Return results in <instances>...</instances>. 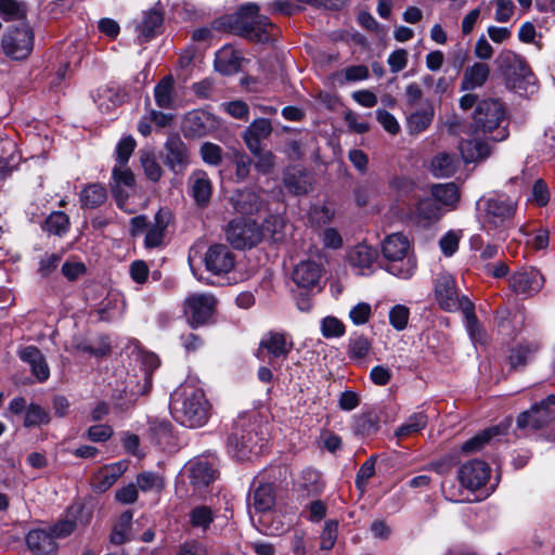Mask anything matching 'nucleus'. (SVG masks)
<instances>
[{
  "label": "nucleus",
  "instance_id": "obj_10",
  "mask_svg": "<svg viewBox=\"0 0 555 555\" xmlns=\"http://www.w3.org/2000/svg\"><path fill=\"white\" fill-rule=\"evenodd\" d=\"M294 341L289 335L284 332L269 331L260 339L257 349V358L268 356V363L275 367L280 361H284L293 350Z\"/></svg>",
  "mask_w": 555,
  "mask_h": 555
},
{
  "label": "nucleus",
  "instance_id": "obj_44",
  "mask_svg": "<svg viewBox=\"0 0 555 555\" xmlns=\"http://www.w3.org/2000/svg\"><path fill=\"white\" fill-rule=\"evenodd\" d=\"M132 518L133 513L131 511H126L119 516L109 535L111 543L121 545L129 540Z\"/></svg>",
  "mask_w": 555,
  "mask_h": 555
},
{
  "label": "nucleus",
  "instance_id": "obj_28",
  "mask_svg": "<svg viewBox=\"0 0 555 555\" xmlns=\"http://www.w3.org/2000/svg\"><path fill=\"white\" fill-rule=\"evenodd\" d=\"M20 358L30 365L33 374L39 382H44L50 376L49 365L41 353L35 346H27L20 351Z\"/></svg>",
  "mask_w": 555,
  "mask_h": 555
},
{
  "label": "nucleus",
  "instance_id": "obj_8",
  "mask_svg": "<svg viewBox=\"0 0 555 555\" xmlns=\"http://www.w3.org/2000/svg\"><path fill=\"white\" fill-rule=\"evenodd\" d=\"M485 206V222L493 229L509 228L517 210V202L506 194L493 193L481 199Z\"/></svg>",
  "mask_w": 555,
  "mask_h": 555
},
{
  "label": "nucleus",
  "instance_id": "obj_39",
  "mask_svg": "<svg viewBox=\"0 0 555 555\" xmlns=\"http://www.w3.org/2000/svg\"><path fill=\"white\" fill-rule=\"evenodd\" d=\"M377 250L366 244L356 245L348 254L349 262L352 267L361 270L370 269L377 259Z\"/></svg>",
  "mask_w": 555,
  "mask_h": 555
},
{
  "label": "nucleus",
  "instance_id": "obj_55",
  "mask_svg": "<svg viewBox=\"0 0 555 555\" xmlns=\"http://www.w3.org/2000/svg\"><path fill=\"white\" fill-rule=\"evenodd\" d=\"M371 349L370 340L363 335H354L349 338L348 356L352 359H363Z\"/></svg>",
  "mask_w": 555,
  "mask_h": 555
},
{
  "label": "nucleus",
  "instance_id": "obj_15",
  "mask_svg": "<svg viewBox=\"0 0 555 555\" xmlns=\"http://www.w3.org/2000/svg\"><path fill=\"white\" fill-rule=\"evenodd\" d=\"M164 164L176 175H182L190 165V152L178 134H170L165 143Z\"/></svg>",
  "mask_w": 555,
  "mask_h": 555
},
{
  "label": "nucleus",
  "instance_id": "obj_26",
  "mask_svg": "<svg viewBox=\"0 0 555 555\" xmlns=\"http://www.w3.org/2000/svg\"><path fill=\"white\" fill-rule=\"evenodd\" d=\"M490 66L485 62H475L464 69L461 80L462 91H473L481 88L490 77Z\"/></svg>",
  "mask_w": 555,
  "mask_h": 555
},
{
  "label": "nucleus",
  "instance_id": "obj_27",
  "mask_svg": "<svg viewBox=\"0 0 555 555\" xmlns=\"http://www.w3.org/2000/svg\"><path fill=\"white\" fill-rule=\"evenodd\" d=\"M126 462L106 465L93 476V488L96 492L108 490L127 470Z\"/></svg>",
  "mask_w": 555,
  "mask_h": 555
},
{
  "label": "nucleus",
  "instance_id": "obj_49",
  "mask_svg": "<svg viewBox=\"0 0 555 555\" xmlns=\"http://www.w3.org/2000/svg\"><path fill=\"white\" fill-rule=\"evenodd\" d=\"M428 417L423 412L412 414L401 426L396 430L398 438H404L416 433H420L427 426Z\"/></svg>",
  "mask_w": 555,
  "mask_h": 555
},
{
  "label": "nucleus",
  "instance_id": "obj_13",
  "mask_svg": "<svg viewBox=\"0 0 555 555\" xmlns=\"http://www.w3.org/2000/svg\"><path fill=\"white\" fill-rule=\"evenodd\" d=\"M435 294L440 308L449 312L462 310L464 301L469 300L465 296L459 297L455 280L448 273L440 274L437 278Z\"/></svg>",
  "mask_w": 555,
  "mask_h": 555
},
{
  "label": "nucleus",
  "instance_id": "obj_63",
  "mask_svg": "<svg viewBox=\"0 0 555 555\" xmlns=\"http://www.w3.org/2000/svg\"><path fill=\"white\" fill-rule=\"evenodd\" d=\"M410 311L403 305H396L389 312V322L397 330L402 331L408 325Z\"/></svg>",
  "mask_w": 555,
  "mask_h": 555
},
{
  "label": "nucleus",
  "instance_id": "obj_45",
  "mask_svg": "<svg viewBox=\"0 0 555 555\" xmlns=\"http://www.w3.org/2000/svg\"><path fill=\"white\" fill-rule=\"evenodd\" d=\"M415 216L424 225H429L440 219L441 209L435 199L424 198L417 203Z\"/></svg>",
  "mask_w": 555,
  "mask_h": 555
},
{
  "label": "nucleus",
  "instance_id": "obj_32",
  "mask_svg": "<svg viewBox=\"0 0 555 555\" xmlns=\"http://www.w3.org/2000/svg\"><path fill=\"white\" fill-rule=\"evenodd\" d=\"M215 68L225 76L236 74L241 68V57L238 53L230 47H223L216 53Z\"/></svg>",
  "mask_w": 555,
  "mask_h": 555
},
{
  "label": "nucleus",
  "instance_id": "obj_18",
  "mask_svg": "<svg viewBox=\"0 0 555 555\" xmlns=\"http://www.w3.org/2000/svg\"><path fill=\"white\" fill-rule=\"evenodd\" d=\"M164 7L160 1L152 9L143 12L142 21L137 25L140 43L147 42L157 36L163 28Z\"/></svg>",
  "mask_w": 555,
  "mask_h": 555
},
{
  "label": "nucleus",
  "instance_id": "obj_29",
  "mask_svg": "<svg viewBox=\"0 0 555 555\" xmlns=\"http://www.w3.org/2000/svg\"><path fill=\"white\" fill-rule=\"evenodd\" d=\"M169 223V212L158 210L154 217V223L146 231L144 245L146 248H156L163 245L165 232Z\"/></svg>",
  "mask_w": 555,
  "mask_h": 555
},
{
  "label": "nucleus",
  "instance_id": "obj_33",
  "mask_svg": "<svg viewBox=\"0 0 555 555\" xmlns=\"http://www.w3.org/2000/svg\"><path fill=\"white\" fill-rule=\"evenodd\" d=\"M435 115L434 106L426 103L421 109L412 112L406 118V129L410 134H420L433 122Z\"/></svg>",
  "mask_w": 555,
  "mask_h": 555
},
{
  "label": "nucleus",
  "instance_id": "obj_50",
  "mask_svg": "<svg viewBox=\"0 0 555 555\" xmlns=\"http://www.w3.org/2000/svg\"><path fill=\"white\" fill-rule=\"evenodd\" d=\"M215 520L214 512L206 505L194 507L190 512V524L195 528L206 531Z\"/></svg>",
  "mask_w": 555,
  "mask_h": 555
},
{
  "label": "nucleus",
  "instance_id": "obj_43",
  "mask_svg": "<svg viewBox=\"0 0 555 555\" xmlns=\"http://www.w3.org/2000/svg\"><path fill=\"white\" fill-rule=\"evenodd\" d=\"M254 438L255 435L251 430L245 433L243 429L240 431L235 428V430L229 436L228 443L231 448H234L237 451V456L245 457L254 450Z\"/></svg>",
  "mask_w": 555,
  "mask_h": 555
},
{
  "label": "nucleus",
  "instance_id": "obj_48",
  "mask_svg": "<svg viewBox=\"0 0 555 555\" xmlns=\"http://www.w3.org/2000/svg\"><path fill=\"white\" fill-rule=\"evenodd\" d=\"M140 163L144 170L146 178L153 182L160 180L163 176V169L157 162L155 153L151 150H140Z\"/></svg>",
  "mask_w": 555,
  "mask_h": 555
},
{
  "label": "nucleus",
  "instance_id": "obj_22",
  "mask_svg": "<svg viewBox=\"0 0 555 555\" xmlns=\"http://www.w3.org/2000/svg\"><path fill=\"white\" fill-rule=\"evenodd\" d=\"M191 195L199 207L208 206L212 195V183L204 170H195L189 177Z\"/></svg>",
  "mask_w": 555,
  "mask_h": 555
},
{
  "label": "nucleus",
  "instance_id": "obj_37",
  "mask_svg": "<svg viewBox=\"0 0 555 555\" xmlns=\"http://www.w3.org/2000/svg\"><path fill=\"white\" fill-rule=\"evenodd\" d=\"M283 183L286 190L294 195L306 194L310 189L308 175L304 170L297 168L285 171Z\"/></svg>",
  "mask_w": 555,
  "mask_h": 555
},
{
  "label": "nucleus",
  "instance_id": "obj_11",
  "mask_svg": "<svg viewBox=\"0 0 555 555\" xmlns=\"http://www.w3.org/2000/svg\"><path fill=\"white\" fill-rule=\"evenodd\" d=\"M555 420V395H548L541 402L517 417V428L537 430Z\"/></svg>",
  "mask_w": 555,
  "mask_h": 555
},
{
  "label": "nucleus",
  "instance_id": "obj_16",
  "mask_svg": "<svg viewBox=\"0 0 555 555\" xmlns=\"http://www.w3.org/2000/svg\"><path fill=\"white\" fill-rule=\"evenodd\" d=\"M490 473V466L486 462L473 460L461 466L457 478L463 487L475 491L486 485Z\"/></svg>",
  "mask_w": 555,
  "mask_h": 555
},
{
  "label": "nucleus",
  "instance_id": "obj_23",
  "mask_svg": "<svg viewBox=\"0 0 555 555\" xmlns=\"http://www.w3.org/2000/svg\"><path fill=\"white\" fill-rule=\"evenodd\" d=\"M322 274V269L319 263L312 260L299 262L293 270L292 279L294 283L305 289L314 287Z\"/></svg>",
  "mask_w": 555,
  "mask_h": 555
},
{
  "label": "nucleus",
  "instance_id": "obj_42",
  "mask_svg": "<svg viewBox=\"0 0 555 555\" xmlns=\"http://www.w3.org/2000/svg\"><path fill=\"white\" fill-rule=\"evenodd\" d=\"M433 199L446 206L454 207L460 199V191L455 183H438L430 189Z\"/></svg>",
  "mask_w": 555,
  "mask_h": 555
},
{
  "label": "nucleus",
  "instance_id": "obj_47",
  "mask_svg": "<svg viewBox=\"0 0 555 555\" xmlns=\"http://www.w3.org/2000/svg\"><path fill=\"white\" fill-rule=\"evenodd\" d=\"M461 311L465 317L466 328L470 338L475 341H481L485 337V332L478 322L474 304L470 300H465Z\"/></svg>",
  "mask_w": 555,
  "mask_h": 555
},
{
  "label": "nucleus",
  "instance_id": "obj_17",
  "mask_svg": "<svg viewBox=\"0 0 555 555\" xmlns=\"http://www.w3.org/2000/svg\"><path fill=\"white\" fill-rule=\"evenodd\" d=\"M508 282L514 293L530 296L542 288L544 278L537 269L530 268L513 273Z\"/></svg>",
  "mask_w": 555,
  "mask_h": 555
},
{
  "label": "nucleus",
  "instance_id": "obj_57",
  "mask_svg": "<svg viewBox=\"0 0 555 555\" xmlns=\"http://www.w3.org/2000/svg\"><path fill=\"white\" fill-rule=\"evenodd\" d=\"M305 2L300 0H274L270 4L272 13H280L286 16H291L297 12H301L305 8Z\"/></svg>",
  "mask_w": 555,
  "mask_h": 555
},
{
  "label": "nucleus",
  "instance_id": "obj_61",
  "mask_svg": "<svg viewBox=\"0 0 555 555\" xmlns=\"http://www.w3.org/2000/svg\"><path fill=\"white\" fill-rule=\"evenodd\" d=\"M375 474V456L369 457L359 468L356 477L357 488L363 492L369 480Z\"/></svg>",
  "mask_w": 555,
  "mask_h": 555
},
{
  "label": "nucleus",
  "instance_id": "obj_4",
  "mask_svg": "<svg viewBox=\"0 0 555 555\" xmlns=\"http://www.w3.org/2000/svg\"><path fill=\"white\" fill-rule=\"evenodd\" d=\"M495 62L507 88L527 91L528 86L535 83V76L527 60L513 50L501 51Z\"/></svg>",
  "mask_w": 555,
  "mask_h": 555
},
{
  "label": "nucleus",
  "instance_id": "obj_12",
  "mask_svg": "<svg viewBox=\"0 0 555 555\" xmlns=\"http://www.w3.org/2000/svg\"><path fill=\"white\" fill-rule=\"evenodd\" d=\"M218 128L217 118L205 111L188 113L182 122L183 134L189 139H199L212 134Z\"/></svg>",
  "mask_w": 555,
  "mask_h": 555
},
{
  "label": "nucleus",
  "instance_id": "obj_2",
  "mask_svg": "<svg viewBox=\"0 0 555 555\" xmlns=\"http://www.w3.org/2000/svg\"><path fill=\"white\" fill-rule=\"evenodd\" d=\"M172 409L175 418L190 428L204 426L210 415V403L204 391L193 386H184L175 395Z\"/></svg>",
  "mask_w": 555,
  "mask_h": 555
},
{
  "label": "nucleus",
  "instance_id": "obj_21",
  "mask_svg": "<svg viewBox=\"0 0 555 555\" xmlns=\"http://www.w3.org/2000/svg\"><path fill=\"white\" fill-rule=\"evenodd\" d=\"M234 210L242 215H254L258 212L263 201L260 194L251 189L237 190L230 197Z\"/></svg>",
  "mask_w": 555,
  "mask_h": 555
},
{
  "label": "nucleus",
  "instance_id": "obj_60",
  "mask_svg": "<svg viewBox=\"0 0 555 555\" xmlns=\"http://www.w3.org/2000/svg\"><path fill=\"white\" fill-rule=\"evenodd\" d=\"M337 532L338 522L336 520H327L320 537V548L323 551H331L335 545Z\"/></svg>",
  "mask_w": 555,
  "mask_h": 555
},
{
  "label": "nucleus",
  "instance_id": "obj_41",
  "mask_svg": "<svg viewBox=\"0 0 555 555\" xmlns=\"http://www.w3.org/2000/svg\"><path fill=\"white\" fill-rule=\"evenodd\" d=\"M79 198L82 208L94 209L104 204L107 192L104 185L91 183L81 190Z\"/></svg>",
  "mask_w": 555,
  "mask_h": 555
},
{
  "label": "nucleus",
  "instance_id": "obj_5",
  "mask_svg": "<svg viewBox=\"0 0 555 555\" xmlns=\"http://www.w3.org/2000/svg\"><path fill=\"white\" fill-rule=\"evenodd\" d=\"M410 242L402 233L388 235L382 246L383 256L388 260L387 271L401 279H409L415 270V262L409 257Z\"/></svg>",
  "mask_w": 555,
  "mask_h": 555
},
{
  "label": "nucleus",
  "instance_id": "obj_64",
  "mask_svg": "<svg viewBox=\"0 0 555 555\" xmlns=\"http://www.w3.org/2000/svg\"><path fill=\"white\" fill-rule=\"evenodd\" d=\"M345 333V325L334 317H326L322 321V334L324 337H339Z\"/></svg>",
  "mask_w": 555,
  "mask_h": 555
},
{
  "label": "nucleus",
  "instance_id": "obj_52",
  "mask_svg": "<svg viewBox=\"0 0 555 555\" xmlns=\"http://www.w3.org/2000/svg\"><path fill=\"white\" fill-rule=\"evenodd\" d=\"M164 478L154 472H143L137 476V487L143 491L159 492L164 489Z\"/></svg>",
  "mask_w": 555,
  "mask_h": 555
},
{
  "label": "nucleus",
  "instance_id": "obj_38",
  "mask_svg": "<svg viewBox=\"0 0 555 555\" xmlns=\"http://www.w3.org/2000/svg\"><path fill=\"white\" fill-rule=\"evenodd\" d=\"M175 80L168 75L160 79L154 88V99L158 107L164 109L173 108L175 102Z\"/></svg>",
  "mask_w": 555,
  "mask_h": 555
},
{
  "label": "nucleus",
  "instance_id": "obj_19",
  "mask_svg": "<svg viewBox=\"0 0 555 555\" xmlns=\"http://www.w3.org/2000/svg\"><path fill=\"white\" fill-rule=\"evenodd\" d=\"M189 480L194 489L208 487L216 478L214 464L206 459H194L188 463Z\"/></svg>",
  "mask_w": 555,
  "mask_h": 555
},
{
  "label": "nucleus",
  "instance_id": "obj_35",
  "mask_svg": "<svg viewBox=\"0 0 555 555\" xmlns=\"http://www.w3.org/2000/svg\"><path fill=\"white\" fill-rule=\"evenodd\" d=\"M275 504L274 487L271 483H260L249 496V506L257 513H266Z\"/></svg>",
  "mask_w": 555,
  "mask_h": 555
},
{
  "label": "nucleus",
  "instance_id": "obj_1",
  "mask_svg": "<svg viewBox=\"0 0 555 555\" xmlns=\"http://www.w3.org/2000/svg\"><path fill=\"white\" fill-rule=\"evenodd\" d=\"M259 11L258 4L246 3L234 14L223 16L220 24L234 35L251 42L266 43L280 35V28Z\"/></svg>",
  "mask_w": 555,
  "mask_h": 555
},
{
  "label": "nucleus",
  "instance_id": "obj_24",
  "mask_svg": "<svg viewBox=\"0 0 555 555\" xmlns=\"http://www.w3.org/2000/svg\"><path fill=\"white\" fill-rule=\"evenodd\" d=\"M134 184L135 178L131 169L127 167V165L120 166L119 164H116L112 171L111 190L118 205H120L121 202H125L129 196L122 186L133 188Z\"/></svg>",
  "mask_w": 555,
  "mask_h": 555
},
{
  "label": "nucleus",
  "instance_id": "obj_58",
  "mask_svg": "<svg viewBox=\"0 0 555 555\" xmlns=\"http://www.w3.org/2000/svg\"><path fill=\"white\" fill-rule=\"evenodd\" d=\"M135 146L137 142L131 135L122 138L116 146V163L126 166Z\"/></svg>",
  "mask_w": 555,
  "mask_h": 555
},
{
  "label": "nucleus",
  "instance_id": "obj_46",
  "mask_svg": "<svg viewBox=\"0 0 555 555\" xmlns=\"http://www.w3.org/2000/svg\"><path fill=\"white\" fill-rule=\"evenodd\" d=\"M70 225L69 217L63 211H52L44 220L42 225L43 231L62 236Z\"/></svg>",
  "mask_w": 555,
  "mask_h": 555
},
{
  "label": "nucleus",
  "instance_id": "obj_7",
  "mask_svg": "<svg viewBox=\"0 0 555 555\" xmlns=\"http://www.w3.org/2000/svg\"><path fill=\"white\" fill-rule=\"evenodd\" d=\"M218 300L209 293H193L182 302L183 315L192 328L208 325L217 311Z\"/></svg>",
  "mask_w": 555,
  "mask_h": 555
},
{
  "label": "nucleus",
  "instance_id": "obj_3",
  "mask_svg": "<svg viewBox=\"0 0 555 555\" xmlns=\"http://www.w3.org/2000/svg\"><path fill=\"white\" fill-rule=\"evenodd\" d=\"M474 132L488 134L500 142L508 137L506 112L503 103L495 99L479 101L473 115Z\"/></svg>",
  "mask_w": 555,
  "mask_h": 555
},
{
  "label": "nucleus",
  "instance_id": "obj_30",
  "mask_svg": "<svg viewBox=\"0 0 555 555\" xmlns=\"http://www.w3.org/2000/svg\"><path fill=\"white\" fill-rule=\"evenodd\" d=\"M508 426L509 423L500 424L480 431L463 443L462 451L465 453H474L480 451L487 443L490 442L492 438L506 434Z\"/></svg>",
  "mask_w": 555,
  "mask_h": 555
},
{
  "label": "nucleus",
  "instance_id": "obj_20",
  "mask_svg": "<svg viewBox=\"0 0 555 555\" xmlns=\"http://www.w3.org/2000/svg\"><path fill=\"white\" fill-rule=\"evenodd\" d=\"M273 131L270 119L256 118L245 129L242 138L249 150V152H257L261 147V141L268 139Z\"/></svg>",
  "mask_w": 555,
  "mask_h": 555
},
{
  "label": "nucleus",
  "instance_id": "obj_9",
  "mask_svg": "<svg viewBox=\"0 0 555 555\" xmlns=\"http://www.w3.org/2000/svg\"><path fill=\"white\" fill-rule=\"evenodd\" d=\"M263 237L262 228L254 220L234 219L225 228V238L235 249H250Z\"/></svg>",
  "mask_w": 555,
  "mask_h": 555
},
{
  "label": "nucleus",
  "instance_id": "obj_59",
  "mask_svg": "<svg viewBox=\"0 0 555 555\" xmlns=\"http://www.w3.org/2000/svg\"><path fill=\"white\" fill-rule=\"evenodd\" d=\"M291 548L294 555H309L313 550V544L308 541L304 530H295L291 540Z\"/></svg>",
  "mask_w": 555,
  "mask_h": 555
},
{
  "label": "nucleus",
  "instance_id": "obj_31",
  "mask_svg": "<svg viewBox=\"0 0 555 555\" xmlns=\"http://www.w3.org/2000/svg\"><path fill=\"white\" fill-rule=\"evenodd\" d=\"M430 167L435 177L448 178L457 171L460 167V160L456 154L440 152L435 157H433Z\"/></svg>",
  "mask_w": 555,
  "mask_h": 555
},
{
  "label": "nucleus",
  "instance_id": "obj_25",
  "mask_svg": "<svg viewBox=\"0 0 555 555\" xmlns=\"http://www.w3.org/2000/svg\"><path fill=\"white\" fill-rule=\"evenodd\" d=\"M28 548L35 555H52L57 550V544L50 531L43 529H34L26 535Z\"/></svg>",
  "mask_w": 555,
  "mask_h": 555
},
{
  "label": "nucleus",
  "instance_id": "obj_54",
  "mask_svg": "<svg viewBox=\"0 0 555 555\" xmlns=\"http://www.w3.org/2000/svg\"><path fill=\"white\" fill-rule=\"evenodd\" d=\"M250 153L256 158L255 168L258 172L269 175L273 171L275 166V156L271 151H263L261 147H258L257 152Z\"/></svg>",
  "mask_w": 555,
  "mask_h": 555
},
{
  "label": "nucleus",
  "instance_id": "obj_40",
  "mask_svg": "<svg viewBox=\"0 0 555 555\" xmlns=\"http://www.w3.org/2000/svg\"><path fill=\"white\" fill-rule=\"evenodd\" d=\"M379 415L376 410H370L353 418V430L360 436H371L379 429Z\"/></svg>",
  "mask_w": 555,
  "mask_h": 555
},
{
  "label": "nucleus",
  "instance_id": "obj_56",
  "mask_svg": "<svg viewBox=\"0 0 555 555\" xmlns=\"http://www.w3.org/2000/svg\"><path fill=\"white\" fill-rule=\"evenodd\" d=\"M203 162L210 166H219L222 163V149L218 144L205 142L199 149Z\"/></svg>",
  "mask_w": 555,
  "mask_h": 555
},
{
  "label": "nucleus",
  "instance_id": "obj_51",
  "mask_svg": "<svg viewBox=\"0 0 555 555\" xmlns=\"http://www.w3.org/2000/svg\"><path fill=\"white\" fill-rule=\"evenodd\" d=\"M0 16L5 22L24 20L26 10L17 0H0Z\"/></svg>",
  "mask_w": 555,
  "mask_h": 555
},
{
  "label": "nucleus",
  "instance_id": "obj_62",
  "mask_svg": "<svg viewBox=\"0 0 555 555\" xmlns=\"http://www.w3.org/2000/svg\"><path fill=\"white\" fill-rule=\"evenodd\" d=\"M495 5L494 20L498 23H507L514 15L515 4L512 0H492Z\"/></svg>",
  "mask_w": 555,
  "mask_h": 555
},
{
  "label": "nucleus",
  "instance_id": "obj_14",
  "mask_svg": "<svg viewBox=\"0 0 555 555\" xmlns=\"http://www.w3.org/2000/svg\"><path fill=\"white\" fill-rule=\"evenodd\" d=\"M203 260L206 270L218 276L228 274L235 266V255L224 244L210 245Z\"/></svg>",
  "mask_w": 555,
  "mask_h": 555
},
{
  "label": "nucleus",
  "instance_id": "obj_36",
  "mask_svg": "<svg viewBox=\"0 0 555 555\" xmlns=\"http://www.w3.org/2000/svg\"><path fill=\"white\" fill-rule=\"evenodd\" d=\"M538 341H524L511 349L508 361L513 370L524 367L539 351Z\"/></svg>",
  "mask_w": 555,
  "mask_h": 555
},
{
  "label": "nucleus",
  "instance_id": "obj_34",
  "mask_svg": "<svg viewBox=\"0 0 555 555\" xmlns=\"http://www.w3.org/2000/svg\"><path fill=\"white\" fill-rule=\"evenodd\" d=\"M460 152L465 163L479 162L491 154V147L479 139L463 140L460 143Z\"/></svg>",
  "mask_w": 555,
  "mask_h": 555
},
{
  "label": "nucleus",
  "instance_id": "obj_6",
  "mask_svg": "<svg viewBox=\"0 0 555 555\" xmlns=\"http://www.w3.org/2000/svg\"><path fill=\"white\" fill-rule=\"evenodd\" d=\"M34 44L35 33L27 23L8 27L1 37L2 52L15 61L27 59L34 50Z\"/></svg>",
  "mask_w": 555,
  "mask_h": 555
},
{
  "label": "nucleus",
  "instance_id": "obj_53",
  "mask_svg": "<svg viewBox=\"0 0 555 555\" xmlns=\"http://www.w3.org/2000/svg\"><path fill=\"white\" fill-rule=\"evenodd\" d=\"M50 422V416L40 405L31 403L26 409L24 426L35 427Z\"/></svg>",
  "mask_w": 555,
  "mask_h": 555
}]
</instances>
